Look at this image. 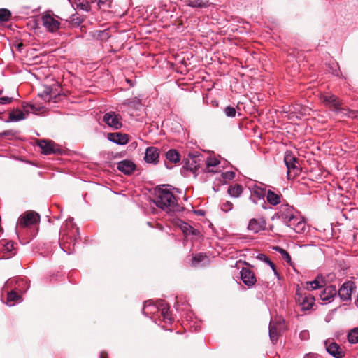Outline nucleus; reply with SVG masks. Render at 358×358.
I'll use <instances>...</instances> for the list:
<instances>
[{
  "label": "nucleus",
  "instance_id": "1",
  "mask_svg": "<svg viewBox=\"0 0 358 358\" xmlns=\"http://www.w3.org/2000/svg\"><path fill=\"white\" fill-rule=\"evenodd\" d=\"M169 187L170 185H162L155 189L154 203L157 207L168 213L179 211L180 206Z\"/></svg>",
  "mask_w": 358,
  "mask_h": 358
},
{
  "label": "nucleus",
  "instance_id": "2",
  "mask_svg": "<svg viewBox=\"0 0 358 358\" xmlns=\"http://www.w3.org/2000/svg\"><path fill=\"white\" fill-rule=\"evenodd\" d=\"M41 215L36 211L27 210L24 212V245L28 243L38 234Z\"/></svg>",
  "mask_w": 358,
  "mask_h": 358
},
{
  "label": "nucleus",
  "instance_id": "3",
  "mask_svg": "<svg viewBox=\"0 0 358 358\" xmlns=\"http://www.w3.org/2000/svg\"><path fill=\"white\" fill-rule=\"evenodd\" d=\"M142 311L143 315L149 317L160 312L166 323H171L173 320L169 312V305L162 299L157 300L155 303L151 301H145Z\"/></svg>",
  "mask_w": 358,
  "mask_h": 358
},
{
  "label": "nucleus",
  "instance_id": "4",
  "mask_svg": "<svg viewBox=\"0 0 358 358\" xmlns=\"http://www.w3.org/2000/svg\"><path fill=\"white\" fill-rule=\"evenodd\" d=\"M321 101L328 107L336 113L343 112V114L351 118H358V110H348L341 107L340 100L335 95L326 92L320 96Z\"/></svg>",
  "mask_w": 358,
  "mask_h": 358
},
{
  "label": "nucleus",
  "instance_id": "5",
  "mask_svg": "<svg viewBox=\"0 0 358 358\" xmlns=\"http://www.w3.org/2000/svg\"><path fill=\"white\" fill-rule=\"evenodd\" d=\"M22 279L12 278L6 282V287L10 288V291L7 293V299L6 304L8 306H13L21 301L22 290H21Z\"/></svg>",
  "mask_w": 358,
  "mask_h": 358
},
{
  "label": "nucleus",
  "instance_id": "6",
  "mask_svg": "<svg viewBox=\"0 0 358 358\" xmlns=\"http://www.w3.org/2000/svg\"><path fill=\"white\" fill-rule=\"evenodd\" d=\"M284 162L287 169V175L289 180L299 174L301 169L299 166L298 159L291 151L285 152Z\"/></svg>",
  "mask_w": 358,
  "mask_h": 358
},
{
  "label": "nucleus",
  "instance_id": "7",
  "mask_svg": "<svg viewBox=\"0 0 358 358\" xmlns=\"http://www.w3.org/2000/svg\"><path fill=\"white\" fill-rule=\"evenodd\" d=\"M296 300L303 310H309L315 303V298L308 292L299 287L296 291Z\"/></svg>",
  "mask_w": 358,
  "mask_h": 358
},
{
  "label": "nucleus",
  "instance_id": "8",
  "mask_svg": "<svg viewBox=\"0 0 358 358\" xmlns=\"http://www.w3.org/2000/svg\"><path fill=\"white\" fill-rule=\"evenodd\" d=\"M250 195V200L255 204H257L261 202L262 208L266 209V202L264 197L266 196V189L264 187H262L257 184H254L249 187Z\"/></svg>",
  "mask_w": 358,
  "mask_h": 358
},
{
  "label": "nucleus",
  "instance_id": "9",
  "mask_svg": "<svg viewBox=\"0 0 358 358\" xmlns=\"http://www.w3.org/2000/svg\"><path fill=\"white\" fill-rule=\"evenodd\" d=\"M356 288L353 281L347 280L337 290V294L342 301H351L352 294L356 291Z\"/></svg>",
  "mask_w": 358,
  "mask_h": 358
},
{
  "label": "nucleus",
  "instance_id": "10",
  "mask_svg": "<svg viewBox=\"0 0 358 358\" xmlns=\"http://www.w3.org/2000/svg\"><path fill=\"white\" fill-rule=\"evenodd\" d=\"M38 146L43 155H58L62 152V148L51 140H40L38 141Z\"/></svg>",
  "mask_w": 358,
  "mask_h": 358
},
{
  "label": "nucleus",
  "instance_id": "11",
  "mask_svg": "<svg viewBox=\"0 0 358 358\" xmlns=\"http://www.w3.org/2000/svg\"><path fill=\"white\" fill-rule=\"evenodd\" d=\"M103 121L114 129H120L122 126L121 116L113 111L106 113L103 115Z\"/></svg>",
  "mask_w": 358,
  "mask_h": 358
},
{
  "label": "nucleus",
  "instance_id": "12",
  "mask_svg": "<svg viewBox=\"0 0 358 358\" xmlns=\"http://www.w3.org/2000/svg\"><path fill=\"white\" fill-rule=\"evenodd\" d=\"M296 210L288 204L281 205L278 213V217L281 219L284 223L296 219Z\"/></svg>",
  "mask_w": 358,
  "mask_h": 358
},
{
  "label": "nucleus",
  "instance_id": "13",
  "mask_svg": "<svg viewBox=\"0 0 358 358\" xmlns=\"http://www.w3.org/2000/svg\"><path fill=\"white\" fill-rule=\"evenodd\" d=\"M283 320L280 317L271 319L269 324V337L272 343H275L282 326Z\"/></svg>",
  "mask_w": 358,
  "mask_h": 358
},
{
  "label": "nucleus",
  "instance_id": "14",
  "mask_svg": "<svg viewBox=\"0 0 358 358\" xmlns=\"http://www.w3.org/2000/svg\"><path fill=\"white\" fill-rule=\"evenodd\" d=\"M266 227V221L264 217L252 218L249 220L247 229L253 234L264 231Z\"/></svg>",
  "mask_w": 358,
  "mask_h": 358
},
{
  "label": "nucleus",
  "instance_id": "15",
  "mask_svg": "<svg viewBox=\"0 0 358 358\" xmlns=\"http://www.w3.org/2000/svg\"><path fill=\"white\" fill-rule=\"evenodd\" d=\"M59 92L57 87L53 88L51 86H45L43 92L39 93V96L45 101L57 102V99Z\"/></svg>",
  "mask_w": 358,
  "mask_h": 358
},
{
  "label": "nucleus",
  "instance_id": "16",
  "mask_svg": "<svg viewBox=\"0 0 358 358\" xmlns=\"http://www.w3.org/2000/svg\"><path fill=\"white\" fill-rule=\"evenodd\" d=\"M43 25L50 32H55L59 29V22L50 14H45L42 17Z\"/></svg>",
  "mask_w": 358,
  "mask_h": 358
},
{
  "label": "nucleus",
  "instance_id": "17",
  "mask_svg": "<svg viewBox=\"0 0 358 358\" xmlns=\"http://www.w3.org/2000/svg\"><path fill=\"white\" fill-rule=\"evenodd\" d=\"M240 276L243 282L248 287L253 286L257 279L253 271L247 268H243L240 271Z\"/></svg>",
  "mask_w": 358,
  "mask_h": 358
},
{
  "label": "nucleus",
  "instance_id": "18",
  "mask_svg": "<svg viewBox=\"0 0 358 358\" xmlns=\"http://www.w3.org/2000/svg\"><path fill=\"white\" fill-rule=\"evenodd\" d=\"M159 150L156 147H148L145 150L144 160L147 163L156 164L159 162Z\"/></svg>",
  "mask_w": 358,
  "mask_h": 358
},
{
  "label": "nucleus",
  "instance_id": "19",
  "mask_svg": "<svg viewBox=\"0 0 358 358\" xmlns=\"http://www.w3.org/2000/svg\"><path fill=\"white\" fill-rule=\"evenodd\" d=\"M337 295L335 285L327 286L320 293V296L322 301L330 303Z\"/></svg>",
  "mask_w": 358,
  "mask_h": 358
},
{
  "label": "nucleus",
  "instance_id": "20",
  "mask_svg": "<svg viewBox=\"0 0 358 358\" xmlns=\"http://www.w3.org/2000/svg\"><path fill=\"white\" fill-rule=\"evenodd\" d=\"M117 168L120 172L126 175H130L136 169V165L131 160L124 159L117 164Z\"/></svg>",
  "mask_w": 358,
  "mask_h": 358
},
{
  "label": "nucleus",
  "instance_id": "21",
  "mask_svg": "<svg viewBox=\"0 0 358 358\" xmlns=\"http://www.w3.org/2000/svg\"><path fill=\"white\" fill-rule=\"evenodd\" d=\"M326 350L329 354L335 358H342L344 355L341 347L335 342H330L329 343L325 342Z\"/></svg>",
  "mask_w": 358,
  "mask_h": 358
},
{
  "label": "nucleus",
  "instance_id": "22",
  "mask_svg": "<svg viewBox=\"0 0 358 358\" xmlns=\"http://www.w3.org/2000/svg\"><path fill=\"white\" fill-rule=\"evenodd\" d=\"M108 138L110 141L121 145H126L129 141L128 136L122 133H109Z\"/></svg>",
  "mask_w": 358,
  "mask_h": 358
},
{
  "label": "nucleus",
  "instance_id": "23",
  "mask_svg": "<svg viewBox=\"0 0 358 358\" xmlns=\"http://www.w3.org/2000/svg\"><path fill=\"white\" fill-rule=\"evenodd\" d=\"M326 282L324 279L321 275H317L315 280L310 282H306V291L315 290L320 289L325 285Z\"/></svg>",
  "mask_w": 358,
  "mask_h": 358
},
{
  "label": "nucleus",
  "instance_id": "24",
  "mask_svg": "<svg viewBox=\"0 0 358 358\" xmlns=\"http://www.w3.org/2000/svg\"><path fill=\"white\" fill-rule=\"evenodd\" d=\"M182 2L185 6L193 8H204L210 6L208 0H183Z\"/></svg>",
  "mask_w": 358,
  "mask_h": 358
},
{
  "label": "nucleus",
  "instance_id": "25",
  "mask_svg": "<svg viewBox=\"0 0 358 358\" xmlns=\"http://www.w3.org/2000/svg\"><path fill=\"white\" fill-rule=\"evenodd\" d=\"M208 257L206 255L200 253L193 257L192 266L196 268L205 266L208 264Z\"/></svg>",
  "mask_w": 358,
  "mask_h": 358
},
{
  "label": "nucleus",
  "instance_id": "26",
  "mask_svg": "<svg viewBox=\"0 0 358 358\" xmlns=\"http://www.w3.org/2000/svg\"><path fill=\"white\" fill-rule=\"evenodd\" d=\"M265 196H266L268 203L272 206H277L280 203V193L278 194L271 189H268L266 192Z\"/></svg>",
  "mask_w": 358,
  "mask_h": 358
},
{
  "label": "nucleus",
  "instance_id": "27",
  "mask_svg": "<svg viewBox=\"0 0 358 358\" xmlns=\"http://www.w3.org/2000/svg\"><path fill=\"white\" fill-rule=\"evenodd\" d=\"M180 222V228L182 231V232L186 235H197L199 234V231L193 228L188 223L183 222L182 220H179Z\"/></svg>",
  "mask_w": 358,
  "mask_h": 358
},
{
  "label": "nucleus",
  "instance_id": "28",
  "mask_svg": "<svg viewBox=\"0 0 358 358\" xmlns=\"http://www.w3.org/2000/svg\"><path fill=\"white\" fill-rule=\"evenodd\" d=\"M243 186L240 184L231 185L228 187L227 192L231 196L234 198L239 197L243 193Z\"/></svg>",
  "mask_w": 358,
  "mask_h": 358
},
{
  "label": "nucleus",
  "instance_id": "29",
  "mask_svg": "<svg viewBox=\"0 0 358 358\" xmlns=\"http://www.w3.org/2000/svg\"><path fill=\"white\" fill-rule=\"evenodd\" d=\"M166 159L173 163H177L180 160V155L178 152L174 149L169 150L166 154Z\"/></svg>",
  "mask_w": 358,
  "mask_h": 358
},
{
  "label": "nucleus",
  "instance_id": "30",
  "mask_svg": "<svg viewBox=\"0 0 358 358\" xmlns=\"http://www.w3.org/2000/svg\"><path fill=\"white\" fill-rule=\"evenodd\" d=\"M124 104H127L129 107L136 110H138L142 105L141 100L137 97L127 100Z\"/></svg>",
  "mask_w": 358,
  "mask_h": 358
},
{
  "label": "nucleus",
  "instance_id": "31",
  "mask_svg": "<svg viewBox=\"0 0 358 358\" xmlns=\"http://www.w3.org/2000/svg\"><path fill=\"white\" fill-rule=\"evenodd\" d=\"M348 340L352 344L358 343V327L354 328L348 333Z\"/></svg>",
  "mask_w": 358,
  "mask_h": 358
},
{
  "label": "nucleus",
  "instance_id": "32",
  "mask_svg": "<svg viewBox=\"0 0 358 358\" xmlns=\"http://www.w3.org/2000/svg\"><path fill=\"white\" fill-rule=\"evenodd\" d=\"M273 250L280 253L283 258V259L287 262L290 263L292 261L291 256L283 248L279 247V246H275L273 247Z\"/></svg>",
  "mask_w": 358,
  "mask_h": 358
},
{
  "label": "nucleus",
  "instance_id": "33",
  "mask_svg": "<svg viewBox=\"0 0 358 358\" xmlns=\"http://www.w3.org/2000/svg\"><path fill=\"white\" fill-rule=\"evenodd\" d=\"M77 8L80 10L88 12L91 9V6L87 0H78Z\"/></svg>",
  "mask_w": 358,
  "mask_h": 358
},
{
  "label": "nucleus",
  "instance_id": "34",
  "mask_svg": "<svg viewBox=\"0 0 358 358\" xmlns=\"http://www.w3.org/2000/svg\"><path fill=\"white\" fill-rule=\"evenodd\" d=\"M306 229V222L302 220L300 217L297 220L296 225L294 226V229H293L296 233L301 234L303 233Z\"/></svg>",
  "mask_w": 358,
  "mask_h": 358
},
{
  "label": "nucleus",
  "instance_id": "35",
  "mask_svg": "<svg viewBox=\"0 0 358 358\" xmlns=\"http://www.w3.org/2000/svg\"><path fill=\"white\" fill-rule=\"evenodd\" d=\"M11 17V13L6 8H0V21L8 22Z\"/></svg>",
  "mask_w": 358,
  "mask_h": 358
},
{
  "label": "nucleus",
  "instance_id": "36",
  "mask_svg": "<svg viewBox=\"0 0 358 358\" xmlns=\"http://www.w3.org/2000/svg\"><path fill=\"white\" fill-rule=\"evenodd\" d=\"M24 119H25V115L27 113H34L36 114V109L34 106L30 104H24Z\"/></svg>",
  "mask_w": 358,
  "mask_h": 358
},
{
  "label": "nucleus",
  "instance_id": "37",
  "mask_svg": "<svg viewBox=\"0 0 358 358\" xmlns=\"http://www.w3.org/2000/svg\"><path fill=\"white\" fill-rule=\"evenodd\" d=\"M224 113L226 116L229 117H234L236 116V111L235 108L232 106H227L224 108Z\"/></svg>",
  "mask_w": 358,
  "mask_h": 358
},
{
  "label": "nucleus",
  "instance_id": "38",
  "mask_svg": "<svg viewBox=\"0 0 358 358\" xmlns=\"http://www.w3.org/2000/svg\"><path fill=\"white\" fill-rule=\"evenodd\" d=\"M9 119L10 121L15 122L22 120V111H19L17 114L14 113H10Z\"/></svg>",
  "mask_w": 358,
  "mask_h": 358
},
{
  "label": "nucleus",
  "instance_id": "39",
  "mask_svg": "<svg viewBox=\"0 0 358 358\" xmlns=\"http://www.w3.org/2000/svg\"><path fill=\"white\" fill-rule=\"evenodd\" d=\"M2 246L4 247L3 250L8 252H12L14 250V243L13 241H8L6 243H1Z\"/></svg>",
  "mask_w": 358,
  "mask_h": 358
},
{
  "label": "nucleus",
  "instance_id": "40",
  "mask_svg": "<svg viewBox=\"0 0 358 358\" xmlns=\"http://www.w3.org/2000/svg\"><path fill=\"white\" fill-rule=\"evenodd\" d=\"M220 164V162L215 158H208L206 160V165L208 167L216 166Z\"/></svg>",
  "mask_w": 358,
  "mask_h": 358
},
{
  "label": "nucleus",
  "instance_id": "41",
  "mask_svg": "<svg viewBox=\"0 0 358 358\" xmlns=\"http://www.w3.org/2000/svg\"><path fill=\"white\" fill-rule=\"evenodd\" d=\"M83 22V20L80 19V17L73 15L71 17V22L74 25L79 26Z\"/></svg>",
  "mask_w": 358,
  "mask_h": 358
},
{
  "label": "nucleus",
  "instance_id": "42",
  "mask_svg": "<svg viewBox=\"0 0 358 358\" xmlns=\"http://www.w3.org/2000/svg\"><path fill=\"white\" fill-rule=\"evenodd\" d=\"M232 206L230 201H226L222 204L221 208L222 210L227 212L232 209Z\"/></svg>",
  "mask_w": 358,
  "mask_h": 358
},
{
  "label": "nucleus",
  "instance_id": "43",
  "mask_svg": "<svg viewBox=\"0 0 358 358\" xmlns=\"http://www.w3.org/2000/svg\"><path fill=\"white\" fill-rule=\"evenodd\" d=\"M13 100V98L9 96H0V104L6 105L10 103Z\"/></svg>",
  "mask_w": 358,
  "mask_h": 358
},
{
  "label": "nucleus",
  "instance_id": "44",
  "mask_svg": "<svg viewBox=\"0 0 358 358\" xmlns=\"http://www.w3.org/2000/svg\"><path fill=\"white\" fill-rule=\"evenodd\" d=\"M222 177L224 179L232 180L235 177V173L233 171H227L222 173Z\"/></svg>",
  "mask_w": 358,
  "mask_h": 358
},
{
  "label": "nucleus",
  "instance_id": "45",
  "mask_svg": "<svg viewBox=\"0 0 358 358\" xmlns=\"http://www.w3.org/2000/svg\"><path fill=\"white\" fill-rule=\"evenodd\" d=\"M257 258L266 264H268V262L271 261V259L264 254H259L257 256Z\"/></svg>",
  "mask_w": 358,
  "mask_h": 358
},
{
  "label": "nucleus",
  "instance_id": "46",
  "mask_svg": "<svg viewBox=\"0 0 358 358\" xmlns=\"http://www.w3.org/2000/svg\"><path fill=\"white\" fill-rule=\"evenodd\" d=\"M299 220V217L296 216V219H294V220H291V221H289V222H287L285 223V224H286L287 227H289L292 228V229H294V226L296 225V223L297 222V220Z\"/></svg>",
  "mask_w": 358,
  "mask_h": 358
},
{
  "label": "nucleus",
  "instance_id": "47",
  "mask_svg": "<svg viewBox=\"0 0 358 358\" xmlns=\"http://www.w3.org/2000/svg\"><path fill=\"white\" fill-rule=\"evenodd\" d=\"M299 338L301 340H307L309 338V332L308 331L304 330L300 332Z\"/></svg>",
  "mask_w": 358,
  "mask_h": 358
},
{
  "label": "nucleus",
  "instance_id": "48",
  "mask_svg": "<svg viewBox=\"0 0 358 358\" xmlns=\"http://www.w3.org/2000/svg\"><path fill=\"white\" fill-rule=\"evenodd\" d=\"M96 1H97L98 6L100 8L105 6L108 1V0H96Z\"/></svg>",
  "mask_w": 358,
  "mask_h": 358
},
{
  "label": "nucleus",
  "instance_id": "49",
  "mask_svg": "<svg viewBox=\"0 0 358 358\" xmlns=\"http://www.w3.org/2000/svg\"><path fill=\"white\" fill-rule=\"evenodd\" d=\"M268 264L270 266V267L271 268V269L274 271V273H275L276 275H278V272H277V271H276V269H275V264H274L271 261H270V262H268Z\"/></svg>",
  "mask_w": 358,
  "mask_h": 358
},
{
  "label": "nucleus",
  "instance_id": "50",
  "mask_svg": "<svg viewBox=\"0 0 358 358\" xmlns=\"http://www.w3.org/2000/svg\"><path fill=\"white\" fill-rule=\"evenodd\" d=\"M17 227H22V215H20L17 220Z\"/></svg>",
  "mask_w": 358,
  "mask_h": 358
},
{
  "label": "nucleus",
  "instance_id": "51",
  "mask_svg": "<svg viewBox=\"0 0 358 358\" xmlns=\"http://www.w3.org/2000/svg\"><path fill=\"white\" fill-rule=\"evenodd\" d=\"M73 218H69L66 220V222H67V224L69 222L70 224H73Z\"/></svg>",
  "mask_w": 358,
  "mask_h": 358
},
{
  "label": "nucleus",
  "instance_id": "52",
  "mask_svg": "<svg viewBox=\"0 0 358 358\" xmlns=\"http://www.w3.org/2000/svg\"><path fill=\"white\" fill-rule=\"evenodd\" d=\"M332 73H333L334 75L338 76V72L337 69H335V70L332 72Z\"/></svg>",
  "mask_w": 358,
  "mask_h": 358
},
{
  "label": "nucleus",
  "instance_id": "53",
  "mask_svg": "<svg viewBox=\"0 0 358 358\" xmlns=\"http://www.w3.org/2000/svg\"><path fill=\"white\" fill-rule=\"evenodd\" d=\"M196 213L197 215H203V213L201 212V210H198V211H196Z\"/></svg>",
  "mask_w": 358,
  "mask_h": 358
},
{
  "label": "nucleus",
  "instance_id": "54",
  "mask_svg": "<svg viewBox=\"0 0 358 358\" xmlns=\"http://www.w3.org/2000/svg\"><path fill=\"white\" fill-rule=\"evenodd\" d=\"M22 46V42H20V43L18 44V48H20Z\"/></svg>",
  "mask_w": 358,
  "mask_h": 358
},
{
  "label": "nucleus",
  "instance_id": "55",
  "mask_svg": "<svg viewBox=\"0 0 358 358\" xmlns=\"http://www.w3.org/2000/svg\"><path fill=\"white\" fill-rule=\"evenodd\" d=\"M190 171H191L192 173H196V172L197 171V170H192V169H191V170H190Z\"/></svg>",
  "mask_w": 358,
  "mask_h": 358
},
{
  "label": "nucleus",
  "instance_id": "56",
  "mask_svg": "<svg viewBox=\"0 0 358 358\" xmlns=\"http://www.w3.org/2000/svg\"><path fill=\"white\" fill-rule=\"evenodd\" d=\"M127 82L129 83V84H130V85H132V83H131L130 80L129 79H127Z\"/></svg>",
  "mask_w": 358,
  "mask_h": 358
},
{
  "label": "nucleus",
  "instance_id": "57",
  "mask_svg": "<svg viewBox=\"0 0 358 358\" xmlns=\"http://www.w3.org/2000/svg\"><path fill=\"white\" fill-rule=\"evenodd\" d=\"M127 82L129 83V84H130V85H132V83H131L130 80L129 79H127Z\"/></svg>",
  "mask_w": 358,
  "mask_h": 358
},
{
  "label": "nucleus",
  "instance_id": "58",
  "mask_svg": "<svg viewBox=\"0 0 358 358\" xmlns=\"http://www.w3.org/2000/svg\"><path fill=\"white\" fill-rule=\"evenodd\" d=\"M127 82L129 83V84H130V85H132V83H131L130 80L129 79H127Z\"/></svg>",
  "mask_w": 358,
  "mask_h": 358
},
{
  "label": "nucleus",
  "instance_id": "59",
  "mask_svg": "<svg viewBox=\"0 0 358 358\" xmlns=\"http://www.w3.org/2000/svg\"><path fill=\"white\" fill-rule=\"evenodd\" d=\"M2 94V90H0V95Z\"/></svg>",
  "mask_w": 358,
  "mask_h": 358
}]
</instances>
